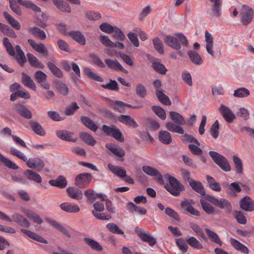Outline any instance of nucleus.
I'll return each mask as SVG.
<instances>
[{"label":"nucleus","mask_w":254,"mask_h":254,"mask_svg":"<svg viewBox=\"0 0 254 254\" xmlns=\"http://www.w3.org/2000/svg\"><path fill=\"white\" fill-rule=\"evenodd\" d=\"M28 32L33 36H36L41 40H44L46 38L45 32L41 29L37 27H29Z\"/></svg>","instance_id":"nucleus-43"},{"label":"nucleus","mask_w":254,"mask_h":254,"mask_svg":"<svg viewBox=\"0 0 254 254\" xmlns=\"http://www.w3.org/2000/svg\"><path fill=\"white\" fill-rule=\"evenodd\" d=\"M142 171L146 174L151 176L156 177L157 180L159 182H163V179L162 175L160 172L156 169L151 167L150 166H143L142 167Z\"/></svg>","instance_id":"nucleus-15"},{"label":"nucleus","mask_w":254,"mask_h":254,"mask_svg":"<svg viewBox=\"0 0 254 254\" xmlns=\"http://www.w3.org/2000/svg\"><path fill=\"white\" fill-rule=\"evenodd\" d=\"M112 33L113 37L119 41H124L126 38L123 32L118 27L114 26Z\"/></svg>","instance_id":"nucleus-63"},{"label":"nucleus","mask_w":254,"mask_h":254,"mask_svg":"<svg viewBox=\"0 0 254 254\" xmlns=\"http://www.w3.org/2000/svg\"><path fill=\"white\" fill-rule=\"evenodd\" d=\"M68 196L72 199L80 200L83 197V194L81 190L75 187H69L66 189Z\"/></svg>","instance_id":"nucleus-27"},{"label":"nucleus","mask_w":254,"mask_h":254,"mask_svg":"<svg viewBox=\"0 0 254 254\" xmlns=\"http://www.w3.org/2000/svg\"><path fill=\"white\" fill-rule=\"evenodd\" d=\"M21 81L24 85L34 91L36 90V85L32 79L26 73L23 72L21 76Z\"/></svg>","instance_id":"nucleus-32"},{"label":"nucleus","mask_w":254,"mask_h":254,"mask_svg":"<svg viewBox=\"0 0 254 254\" xmlns=\"http://www.w3.org/2000/svg\"><path fill=\"white\" fill-rule=\"evenodd\" d=\"M118 121L128 127L136 128L138 127L137 123L134 119L129 115H122L118 117Z\"/></svg>","instance_id":"nucleus-22"},{"label":"nucleus","mask_w":254,"mask_h":254,"mask_svg":"<svg viewBox=\"0 0 254 254\" xmlns=\"http://www.w3.org/2000/svg\"><path fill=\"white\" fill-rule=\"evenodd\" d=\"M153 43L154 49L160 54H163L164 53V47L162 42L159 38L156 37L153 40Z\"/></svg>","instance_id":"nucleus-60"},{"label":"nucleus","mask_w":254,"mask_h":254,"mask_svg":"<svg viewBox=\"0 0 254 254\" xmlns=\"http://www.w3.org/2000/svg\"><path fill=\"white\" fill-rule=\"evenodd\" d=\"M205 199L216 206L223 209L228 213H230L232 211L231 204L227 199L224 198L219 199L210 195H206Z\"/></svg>","instance_id":"nucleus-7"},{"label":"nucleus","mask_w":254,"mask_h":254,"mask_svg":"<svg viewBox=\"0 0 254 254\" xmlns=\"http://www.w3.org/2000/svg\"><path fill=\"white\" fill-rule=\"evenodd\" d=\"M105 64L111 69L114 70H120L125 73H127V71L125 69L117 60H111L109 59L105 60Z\"/></svg>","instance_id":"nucleus-23"},{"label":"nucleus","mask_w":254,"mask_h":254,"mask_svg":"<svg viewBox=\"0 0 254 254\" xmlns=\"http://www.w3.org/2000/svg\"><path fill=\"white\" fill-rule=\"evenodd\" d=\"M212 3V10L209 14L212 17L219 18L221 15L222 0H209Z\"/></svg>","instance_id":"nucleus-14"},{"label":"nucleus","mask_w":254,"mask_h":254,"mask_svg":"<svg viewBox=\"0 0 254 254\" xmlns=\"http://www.w3.org/2000/svg\"><path fill=\"white\" fill-rule=\"evenodd\" d=\"M23 212L28 218L32 219L34 222L38 224L43 222V219L36 213L28 209H24Z\"/></svg>","instance_id":"nucleus-42"},{"label":"nucleus","mask_w":254,"mask_h":254,"mask_svg":"<svg viewBox=\"0 0 254 254\" xmlns=\"http://www.w3.org/2000/svg\"><path fill=\"white\" fill-rule=\"evenodd\" d=\"M219 111L227 122L231 123L235 119V116L234 114L227 107L223 105H221L219 107Z\"/></svg>","instance_id":"nucleus-19"},{"label":"nucleus","mask_w":254,"mask_h":254,"mask_svg":"<svg viewBox=\"0 0 254 254\" xmlns=\"http://www.w3.org/2000/svg\"><path fill=\"white\" fill-rule=\"evenodd\" d=\"M241 21L244 25H247L251 22L254 16L253 9L247 5H243L240 12Z\"/></svg>","instance_id":"nucleus-9"},{"label":"nucleus","mask_w":254,"mask_h":254,"mask_svg":"<svg viewBox=\"0 0 254 254\" xmlns=\"http://www.w3.org/2000/svg\"><path fill=\"white\" fill-rule=\"evenodd\" d=\"M239 182H233L225 186L227 194L231 197H236L238 193L242 191V188Z\"/></svg>","instance_id":"nucleus-12"},{"label":"nucleus","mask_w":254,"mask_h":254,"mask_svg":"<svg viewBox=\"0 0 254 254\" xmlns=\"http://www.w3.org/2000/svg\"><path fill=\"white\" fill-rule=\"evenodd\" d=\"M28 43L31 47L36 52L44 55H47L48 50L45 45L42 43H37L32 39L28 40Z\"/></svg>","instance_id":"nucleus-26"},{"label":"nucleus","mask_w":254,"mask_h":254,"mask_svg":"<svg viewBox=\"0 0 254 254\" xmlns=\"http://www.w3.org/2000/svg\"><path fill=\"white\" fill-rule=\"evenodd\" d=\"M102 129L107 135L112 136L121 142L124 141L125 138L122 132L116 126L113 125L109 127L104 125L102 126Z\"/></svg>","instance_id":"nucleus-8"},{"label":"nucleus","mask_w":254,"mask_h":254,"mask_svg":"<svg viewBox=\"0 0 254 254\" xmlns=\"http://www.w3.org/2000/svg\"><path fill=\"white\" fill-rule=\"evenodd\" d=\"M21 232L28 236L29 238L35 240L37 242L44 243V244H48V241L43 238L42 237L40 236L39 235L36 234V233L30 231L28 230L22 229H21Z\"/></svg>","instance_id":"nucleus-29"},{"label":"nucleus","mask_w":254,"mask_h":254,"mask_svg":"<svg viewBox=\"0 0 254 254\" xmlns=\"http://www.w3.org/2000/svg\"><path fill=\"white\" fill-rule=\"evenodd\" d=\"M14 109L20 116L25 119H31L32 117L31 112L22 104H16L14 107Z\"/></svg>","instance_id":"nucleus-16"},{"label":"nucleus","mask_w":254,"mask_h":254,"mask_svg":"<svg viewBox=\"0 0 254 254\" xmlns=\"http://www.w3.org/2000/svg\"><path fill=\"white\" fill-rule=\"evenodd\" d=\"M240 207L247 211L254 210V201L249 196H246L240 201Z\"/></svg>","instance_id":"nucleus-21"},{"label":"nucleus","mask_w":254,"mask_h":254,"mask_svg":"<svg viewBox=\"0 0 254 254\" xmlns=\"http://www.w3.org/2000/svg\"><path fill=\"white\" fill-rule=\"evenodd\" d=\"M106 148L112 152L114 155L119 157H123L125 155L124 150L113 143H107Z\"/></svg>","instance_id":"nucleus-28"},{"label":"nucleus","mask_w":254,"mask_h":254,"mask_svg":"<svg viewBox=\"0 0 254 254\" xmlns=\"http://www.w3.org/2000/svg\"><path fill=\"white\" fill-rule=\"evenodd\" d=\"M134 231L143 242H147L150 246L156 244V240L147 231L143 230L138 227L135 228Z\"/></svg>","instance_id":"nucleus-11"},{"label":"nucleus","mask_w":254,"mask_h":254,"mask_svg":"<svg viewBox=\"0 0 254 254\" xmlns=\"http://www.w3.org/2000/svg\"><path fill=\"white\" fill-rule=\"evenodd\" d=\"M151 109L155 114L162 120H164L166 119V114L162 108L157 106H153Z\"/></svg>","instance_id":"nucleus-59"},{"label":"nucleus","mask_w":254,"mask_h":254,"mask_svg":"<svg viewBox=\"0 0 254 254\" xmlns=\"http://www.w3.org/2000/svg\"><path fill=\"white\" fill-rule=\"evenodd\" d=\"M73 40L81 45H85L86 40L84 35L79 31H72L68 33Z\"/></svg>","instance_id":"nucleus-25"},{"label":"nucleus","mask_w":254,"mask_h":254,"mask_svg":"<svg viewBox=\"0 0 254 254\" xmlns=\"http://www.w3.org/2000/svg\"><path fill=\"white\" fill-rule=\"evenodd\" d=\"M200 202L201 203V205L203 210L207 214H210L214 212L215 208L208 202L205 201L204 200L202 199L200 200Z\"/></svg>","instance_id":"nucleus-57"},{"label":"nucleus","mask_w":254,"mask_h":254,"mask_svg":"<svg viewBox=\"0 0 254 254\" xmlns=\"http://www.w3.org/2000/svg\"><path fill=\"white\" fill-rule=\"evenodd\" d=\"M9 2L10 9L18 15L22 14V10L17 3L27 8L32 10L35 12L39 13L41 11L39 6L29 0H17V1L15 0H9Z\"/></svg>","instance_id":"nucleus-3"},{"label":"nucleus","mask_w":254,"mask_h":254,"mask_svg":"<svg viewBox=\"0 0 254 254\" xmlns=\"http://www.w3.org/2000/svg\"><path fill=\"white\" fill-rule=\"evenodd\" d=\"M127 207L131 212L137 211L141 215L145 214L146 213V210L144 208L138 206L132 202H128Z\"/></svg>","instance_id":"nucleus-51"},{"label":"nucleus","mask_w":254,"mask_h":254,"mask_svg":"<svg viewBox=\"0 0 254 254\" xmlns=\"http://www.w3.org/2000/svg\"><path fill=\"white\" fill-rule=\"evenodd\" d=\"M26 161L29 168L35 169L37 171L42 170L45 166L43 161L38 158H29Z\"/></svg>","instance_id":"nucleus-17"},{"label":"nucleus","mask_w":254,"mask_h":254,"mask_svg":"<svg viewBox=\"0 0 254 254\" xmlns=\"http://www.w3.org/2000/svg\"><path fill=\"white\" fill-rule=\"evenodd\" d=\"M135 93L140 98H144L147 93L145 87L142 84H137L135 88Z\"/></svg>","instance_id":"nucleus-64"},{"label":"nucleus","mask_w":254,"mask_h":254,"mask_svg":"<svg viewBox=\"0 0 254 254\" xmlns=\"http://www.w3.org/2000/svg\"><path fill=\"white\" fill-rule=\"evenodd\" d=\"M170 186H166V189L173 195L178 196L185 190L184 186L175 177L168 175L167 177Z\"/></svg>","instance_id":"nucleus-4"},{"label":"nucleus","mask_w":254,"mask_h":254,"mask_svg":"<svg viewBox=\"0 0 254 254\" xmlns=\"http://www.w3.org/2000/svg\"><path fill=\"white\" fill-rule=\"evenodd\" d=\"M91 179L92 176L90 173H81L75 177V185L79 188H85L90 183Z\"/></svg>","instance_id":"nucleus-10"},{"label":"nucleus","mask_w":254,"mask_h":254,"mask_svg":"<svg viewBox=\"0 0 254 254\" xmlns=\"http://www.w3.org/2000/svg\"><path fill=\"white\" fill-rule=\"evenodd\" d=\"M188 183L195 191L201 195L204 196L206 195L205 190L200 182L195 181L192 179H188Z\"/></svg>","instance_id":"nucleus-18"},{"label":"nucleus","mask_w":254,"mask_h":254,"mask_svg":"<svg viewBox=\"0 0 254 254\" xmlns=\"http://www.w3.org/2000/svg\"><path fill=\"white\" fill-rule=\"evenodd\" d=\"M57 136L60 139L67 141H71L73 142L77 140V138H73V133L66 130H58L56 132Z\"/></svg>","instance_id":"nucleus-20"},{"label":"nucleus","mask_w":254,"mask_h":254,"mask_svg":"<svg viewBox=\"0 0 254 254\" xmlns=\"http://www.w3.org/2000/svg\"><path fill=\"white\" fill-rule=\"evenodd\" d=\"M151 62L152 67L155 71L163 75L166 73L167 69L163 64L156 62V60H152Z\"/></svg>","instance_id":"nucleus-48"},{"label":"nucleus","mask_w":254,"mask_h":254,"mask_svg":"<svg viewBox=\"0 0 254 254\" xmlns=\"http://www.w3.org/2000/svg\"><path fill=\"white\" fill-rule=\"evenodd\" d=\"M205 41L207 52L213 57H214V52L212 50L213 47V37L211 33L207 31L205 32Z\"/></svg>","instance_id":"nucleus-24"},{"label":"nucleus","mask_w":254,"mask_h":254,"mask_svg":"<svg viewBox=\"0 0 254 254\" xmlns=\"http://www.w3.org/2000/svg\"><path fill=\"white\" fill-rule=\"evenodd\" d=\"M164 41L168 46L177 50L178 54L181 57L183 56V53L181 51V43L183 47H187L189 45L186 37L180 33H175L174 36L166 35L164 37Z\"/></svg>","instance_id":"nucleus-1"},{"label":"nucleus","mask_w":254,"mask_h":254,"mask_svg":"<svg viewBox=\"0 0 254 254\" xmlns=\"http://www.w3.org/2000/svg\"><path fill=\"white\" fill-rule=\"evenodd\" d=\"M187 243L190 246L194 249H201L202 248V245L194 237H190L187 240Z\"/></svg>","instance_id":"nucleus-62"},{"label":"nucleus","mask_w":254,"mask_h":254,"mask_svg":"<svg viewBox=\"0 0 254 254\" xmlns=\"http://www.w3.org/2000/svg\"><path fill=\"white\" fill-rule=\"evenodd\" d=\"M205 231L212 242L218 244L220 246L222 245V242L216 233L208 228L205 229Z\"/></svg>","instance_id":"nucleus-53"},{"label":"nucleus","mask_w":254,"mask_h":254,"mask_svg":"<svg viewBox=\"0 0 254 254\" xmlns=\"http://www.w3.org/2000/svg\"><path fill=\"white\" fill-rule=\"evenodd\" d=\"M250 94V91L246 88L240 87L234 90L233 96L235 97L245 98Z\"/></svg>","instance_id":"nucleus-52"},{"label":"nucleus","mask_w":254,"mask_h":254,"mask_svg":"<svg viewBox=\"0 0 254 254\" xmlns=\"http://www.w3.org/2000/svg\"><path fill=\"white\" fill-rule=\"evenodd\" d=\"M56 87L58 91L62 95L65 96L68 94V88L65 84L58 81L56 83Z\"/></svg>","instance_id":"nucleus-58"},{"label":"nucleus","mask_w":254,"mask_h":254,"mask_svg":"<svg viewBox=\"0 0 254 254\" xmlns=\"http://www.w3.org/2000/svg\"><path fill=\"white\" fill-rule=\"evenodd\" d=\"M33 77L42 87L47 90L50 88V85L47 82L48 76L45 73L39 70L34 73Z\"/></svg>","instance_id":"nucleus-13"},{"label":"nucleus","mask_w":254,"mask_h":254,"mask_svg":"<svg viewBox=\"0 0 254 254\" xmlns=\"http://www.w3.org/2000/svg\"><path fill=\"white\" fill-rule=\"evenodd\" d=\"M230 242L233 247L237 250L245 254H248L249 253V250L248 248L237 240L231 238L230 239Z\"/></svg>","instance_id":"nucleus-41"},{"label":"nucleus","mask_w":254,"mask_h":254,"mask_svg":"<svg viewBox=\"0 0 254 254\" xmlns=\"http://www.w3.org/2000/svg\"><path fill=\"white\" fill-rule=\"evenodd\" d=\"M80 137L84 142L91 146H94L96 141L93 137L89 133L83 132L80 133Z\"/></svg>","instance_id":"nucleus-50"},{"label":"nucleus","mask_w":254,"mask_h":254,"mask_svg":"<svg viewBox=\"0 0 254 254\" xmlns=\"http://www.w3.org/2000/svg\"><path fill=\"white\" fill-rule=\"evenodd\" d=\"M190 226L197 235L201 237L203 240H207L206 237L204 235L203 230L197 224L191 222L190 223Z\"/></svg>","instance_id":"nucleus-56"},{"label":"nucleus","mask_w":254,"mask_h":254,"mask_svg":"<svg viewBox=\"0 0 254 254\" xmlns=\"http://www.w3.org/2000/svg\"><path fill=\"white\" fill-rule=\"evenodd\" d=\"M0 219L9 222L14 221L19 225L26 228H29L31 225L30 222L26 218L18 213L12 215V218H10L5 213L0 211Z\"/></svg>","instance_id":"nucleus-5"},{"label":"nucleus","mask_w":254,"mask_h":254,"mask_svg":"<svg viewBox=\"0 0 254 254\" xmlns=\"http://www.w3.org/2000/svg\"><path fill=\"white\" fill-rule=\"evenodd\" d=\"M3 14L4 18L13 28L17 30H19L20 29L21 26L20 23L11 15L6 11H4Z\"/></svg>","instance_id":"nucleus-49"},{"label":"nucleus","mask_w":254,"mask_h":254,"mask_svg":"<svg viewBox=\"0 0 254 254\" xmlns=\"http://www.w3.org/2000/svg\"><path fill=\"white\" fill-rule=\"evenodd\" d=\"M49 183L52 186L61 189L64 188L67 186L66 178L63 176H59L56 180H51Z\"/></svg>","instance_id":"nucleus-30"},{"label":"nucleus","mask_w":254,"mask_h":254,"mask_svg":"<svg viewBox=\"0 0 254 254\" xmlns=\"http://www.w3.org/2000/svg\"><path fill=\"white\" fill-rule=\"evenodd\" d=\"M24 174L27 178L37 183H41L42 181V178L39 174L31 170H27L25 171Z\"/></svg>","instance_id":"nucleus-33"},{"label":"nucleus","mask_w":254,"mask_h":254,"mask_svg":"<svg viewBox=\"0 0 254 254\" xmlns=\"http://www.w3.org/2000/svg\"><path fill=\"white\" fill-rule=\"evenodd\" d=\"M29 125L32 130L36 134L44 136L46 132L40 124L35 121H30Z\"/></svg>","instance_id":"nucleus-44"},{"label":"nucleus","mask_w":254,"mask_h":254,"mask_svg":"<svg viewBox=\"0 0 254 254\" xmlns=\"http://www.w3.org/2000/svg\"><path fill=\"white\" fill-rule=\"evenodd\" d=\"M80 120L85 126L94 132L96 131L98 127L91 119L87 117L81 116Z\"/></svg>","instance_id":"nucleus-38"},{"label":"nucleus","mask_w":254,"mask_h":254,"mask_svg":"<svg viewBox=\"0 0 254 254\" xmlns=\"http://www.w3.org/2000/svg\"><path fill=\"white\" fill-rule=\"evenodd\" d=\"M159 141L163 144H169L172 142L171 134L166 130H160L158 133Z\"/></svg>","instance_id":"nucleus-35"},{"label":"nucleus","mask_w":254,"mask_h":254,"mask_svg":"<svg viewBox=\"0 0 254 254\" xmlns=\"http://www.w3.org/2000/svg\"><path fill=\"white\" fill-rule=\"evenodd\" d=\"M83 241L88 246L95 251L100 252L103 250V247L97 242L91 238H84Z\"/></svg>","instance_id":"nucleus-45"},{"label":"nucleus","mask_w":254,"mask_h":254,"mask_svg":"<svg viewBox=\"0 0 254 254\" xmlns=\"http://www.w3.org/2000/svg\"><path fill=\"white\" fill-rule=\"evenodd\" d=\"M106 228L112 233L115 234L123 235L124 231L120 229L119 227L115 223H109L106 225Z\"/></svg>","instance_id":"nucleus-55"},{"label":"nucleus","mask_w":254,"mask_h":254,"mask_svg":"<svg viewBox=\"0 0 254 254\" xmlns=\"http://www.w3.org/2000/svg\"><path fill=\"white\" fill-rule=\"evenodd\" d=\"M28 60L30 64L35 67L43 69L45 67L43 64L35 56L30 53L27 54Z\"/></svg>","instance_id":"nucleus-39"},{"label":"nucleus","mask_w":254,"mask_h":254,"mask_svg":"<svg viewBox=\"0 0 254 254\" xmlns=\"http://www.w3.org/2000/svg\"><path fill=\"white\" fill-rule=\"evenodd\" d=\"M15 50L17 53L16 59L18 64L20 65L26 63V59L23 51L19 45L16 46Z\"/></svg>","instance_id":"nucleus-54"},{"label":"nucleus","mask_w":254,"mask_h":254,"mask_svg":"<svg viewBox=\"0 0 254 254\" xmlns=\"http://www.w3.org/2000/svg\"><path fill=\"white\" fill-rule=\"evenodd\" d=\"M213 161L218 165L221 169L225 172H229L231 170L230 165L228 160L223 156L217 152L210 151L208 153Z\"/></svg>","instance_id":"nucleus-6"},{"label":"nucleus","mask_w":254,"mask_h":254,"mask_svg":"<svg viewBox=\"0 0 254 254\" xmlns=\"http://www.w3.org/2000/svg\"><path fill=\"white\" fill-rule=\"evenodd\" d=\"M47 66L53 74L58 78H62L63 76L62 71L54 63L52 62L47 63Z\"/></svg>","instance_id":"nucleus-47"},{"label":"nucleus","mask_w":254,"mask_h":254,"mask_svg":"<svg viewBox=\"0 0 254 254\" xmlns=\"http://www.w3.org/2000/svg\"><path fill=\"white\" fill-rule=\"evenodd\" d=\"M48 222L53 227L56 229L63 233L66 236L70 237L69 232L63 226L61 225L59 223L54 219H47Z\"/></svg>","instance_id":"nucleus-40"},{"label":"nucleus","mask_w":254,"mask_h":254,"mask_svg":"<svg viewBox=\"0 0 254 254\" xmlns=\"http://www.w3.org/2000/svg\"><path fill=\"white\" fill-rule=\"evenodd\" d=\"M170 119L174 122H169L165 125L166 128L173 132L183 134L184 130L181 126L186 124L185 118L179 113L171 111L169 113Z\"/></svg>","instance_id":"nucleus-2"},{"label":"nucleus","mask_w":254,"mask_h":254,"mask_svg":"<svg viewBox=\"0 0 254 254\" xmlns=\"http://www.w3.org/2000/svg\"><path fill=\"white\" fill-rule=\"evenodd\" d=\"M60 208L62 210L68 213H76L80 210V208L77 204H72L69 202L61 203Z\"/></svg>","instance_id":"nucleus-31"},{"label":"nucleus","mask_w":254,"mask_h":254,"mask_svg":"<svg viewBox=\"0 0 254 254\" xmlns=\"http://www.w3.org/2000/svg\"><path fill=\"white\" fill-rule=\"evenodd\" d=\"M232 159L236 173L240 175L242 174L243 173V166L242 160L237 155H233Z\"/></svg>","instance_id":"nucleus-46"},{"label":"nucleus","mask_w":254,"mask_h":254,"mask_svg":"<svg viewBox=\"0 0 254 254\" xmlns=\"http://www.w3.org/2000/svg\"><path fill=\"white\" fill-rule=\"evenodd\" d=\"M108 167L111 172L118 177L123 178L127 176L126 171L123 168L111 164H109Z\"/></svg>","instance_id":"nucleus-34"},{"label":"nucleus","mask_w":254,"mask_h":254,"mask_svg":"<svg viewBox=\"0 0 254 254\" xmlns=\"http://www.w3.org/2000/svg\"><path fill=\"white\" fill-rule=\"evenodd\" d=\"M79 108L76 102H72L68 107H67L64 111L65 115L71 116Z\"/></svg>","instance_id":"nucleus-61"},{"label":"nucleus","mask_w":254,"mask_h":254,"mask_svg":"<svg viewBox=\"0 0 254 254\" xmlns=\"http://www.w3.org/2000/svg\"><path fill=\"white\" fill-rule=\"evenodd\" d=\"M54 4L59 10L63 12L70 13L71 9L69 5L63 0H53Z\"/></svg>","instance_id":"nucleus-36"},{"label":"nucleus","mask_w":254,"mask_h":254,"mask_svg":"<svg viewBox=\"0 0 254 254\" xmlns=\"http://www.w3.org/2000/svg\"><path fill=\"white\" fill-rule=\"evenodd\" d=\"M188 54L191 62L196 65H200L203 63V60L199 54L194 50H190Z\"/></svg>","instance_id":"nucleus-37"}]
</instances>
